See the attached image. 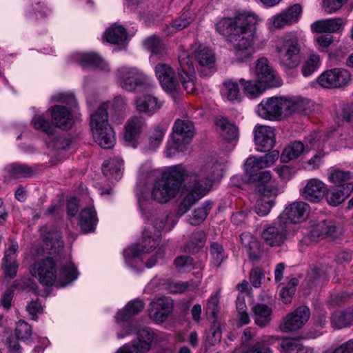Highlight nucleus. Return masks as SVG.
Masks as SVG:
<instances>
[{
	"label": "nucleus",
	"instance_id": "7c9ffc66",
	"mask_svg": "<svg viewBox=\"0 0 353 353\" xmlns=\"http://www.w3.org/2000/svg\"><path fill=\"white\" fill-rule=\"evenodd\" d=\"M312 107V102L307 99L302 97L286 98L285 115L288 116L293 113L306 114L311 111Z\"/></svg>",
	"mask_w": 353,
	"mask_h": 353
},
{
	"label": "nucleus",
	"instance_id": "ddd939ff",
	"mask_svg": "<svg viewBox=\"0 0 353 353\" xmlns=\"http://www.w3.org/2000/svg\"><path fill=\"white\" fill-rule=\"evenodd\" d=\"M351 80V74L343 68H334L323 72L317 78L318 83L324 88L336 89L346 86Z\"/></svg>",
	"mask_w": 353,
	"mask_h": 353
},
{
	"label": "nucleus",
	"instance_id": "4d7b16f0",
	"mask_svg": "<svg viewBox=\"0 0 353 353\" xmlns=\"http://www.w3.org/2000/svg\"><path fill=\"white\" fill-rule=\"evenodd\" d=\"M31 123L35 129L45 132L47 134V137H48L50 135H52L53 132H54V130L50 124V121L43 115H34Z\"/></svg>",
	"mask_w": 353,
	"mask_h": 353
},
{
	"label": "nucleus",
	"instance_id": "8fccbe9b",
	"mask_svg": "<svg viewBox=\"0 0 353 353\" xmlns=\"http://www.w3.org/2000/svg\"><path fill=\"white\" fill-rule=\"evenodd\" d=\"M239 83L242 85L245 94L250 98L259 96L266 88L261 83H259L256 79L255 81H246L244 79H240Z\"/></svg>",
	"mask_w": 353,
	"mask_h": 353
},
{
	"label": "nucleus",
	"instance_id": "13d9d810",
	"mask_svg": "<svg viewBox=\"0 0 353 353\" xmlns=\"http://www.w3.org/2000/svg\"><path fill=\"white\" fill-rule=\"evenodd\" d=\"M46 143L49 148L59 152L61 150H66L69 148L70 142L69 140L54 135V132L52 135L46 138Z\"/></svg>",
	"mask_w": 353,
	"mask_h": 353
},
{
	"label": "nucleus",
	"instance_id": "393cba45",
	"mask_svg": "<svg viewBox=\"0 0 353 353\" xmlns=\"http://www.w3.org/2000/svg\"><path fill=\"white\" fill-rule=\"evenodd\" d=\"M172 138L176 141H183L190 143L194 135V126L192 121L188 120L177 119L172 128Z\"/></svg>",
	"mask_w": 353,
	"mask_h": 353
},
{
	"label": "nucleus",
	"instance_id": "2f4dec72",
	"mask_svg": "<svg viewBox=\"0 0 353 353\" xmlns=\"http://www.w3.org/2000/svg\"><path fill=\"white\" fill-rule=\"evenodd\" d=\"M76 59L83 65L92 67L102 70H108V64L94 52H80L76 54Z\"/></svg>",
	"mask_w": 353,
	"mask_h": 353
},
{
	"label": "nucleus",
	"instance_id": "6ab92c4d",
	"mask_svg": "<svg viewBox=\"0 0 353 353\" xmlns=\"http://www.w3.org/2000/svg\"><path fill=\"white\" fill-rule=\"evenodd\" d=\"M134 105L138 112L151 117L161 108L163 102L152 94H143L134 99Z\"/></svg>",
	"mask_w": 353,
	"mask_h": 353
},
{
	"label": "nucleus",
	"instance_id": "e2e57ef3",
	"mask_svg": "<svg viewBox=\"0 0 353 353\" xmlns=\"http://www.w3.org/2000/svg\"><path fill=\"white\" fill-rule=\"evenodd\" d=\"M145 48L152 54H161L164 50V45L162 41L156 36H152L144 41Z\"/></svg>",
	"mask_w": 353,
	"mask_h": 353
},
{
	"label": "nucleus",
	"instance_id": "58836bf2",
	"mask_svg": "<svg viewBox=\"0 0 353 353\" xmlns=\"http://www.w3.org/2000/svg\"><path fill=\"white\" fill-rule=\"evenodd\" d=\"M128 37L127 31L122 26L114 25L109 28L103 34V39L112 44L123 43Z\"/></svg>",
	"mask_w": 353,
	"mask_h": 353
},
{
	"label": "nucleus",
	"instance_id": "423d86ee",
	"mask_svg": "<svg viewBox=\"0 0 353 353\" xmlns=\"http://www.w3.org/2000/svg\"><path fill=\"white\" fill-rule=\"evenodd\" d=\"M224 165L216 159H212L206 163L197 173L187 171L188 175V183L192 184L205 195L210 190L214 181L223 176Z\"/></svg>",
	"mask_w": 353,
	"mask_h": 353
},
{
	"label": "nucleus",
	"instance_id": "0e129e2a",
	"mask_svg": "<svg viewBox=\"0 0 353 353\" xmlns=\"http://www.w3.org/2000/svg\"><path fill=\"white\" fill-rule=\"evenodd\" d=\"M32 331L30 325L23 320H19L15 327V334L17 339L27 340L32 335Z\"/></svg>",
	"mask_w": 353,
	"mask_h": 353
},
{
	"label": "nucleus",
	"instance_id": "c756f323",
	"mask_svg": "<svg viewBox=\"0 0 353 353\" xmlns=\"http://www.w3.org/2000/svg\"><path fill=\"white\" fill-rule=\"evenodd\" d=\"M79 225L83 232L88 233L94 230L98 219L93 205L84 208L79 214Z\"/></svg>",
	"mask_w": 353,
	"mask_h": 353
},
{
	"label": "nucleus",
	"instance_id": "a211bd4d",
	"mask_svg": "<svg viewBox=\"0 0 353 353\" xmlns=\"http://www.w3.org/2000/svg\"><path fill=\"white\" fill-rule=\"evenodd\" d=\"M145 125V120L141 116L129 119L124 126L123 139L128 144L136 147L137 140Z\"/></svg>",
	"mask_w": 353,
	"mask_h": 353
},
{
	"label": "nucleus",
	"instance_id": "f257e3e1",
	"mask_svg": "<svg viewBox=\"0 0 353 353\" xmlns=\"http://www.w3.org/2000/svg\"><path fill=\"white\" fill-rule=\"evenodd\" d=\"M261 19L254 12L242 10L233 17H225L216 24V31L230 36L234 60L238 63L250 61L256 51L255 41L259 38L256 26Z\"/></svg>",
	"mask_w": 353,
	"mask_h": 353
},
{
	"label": "nucleus",
	"instance_id": "052dcab7",
	"mask_svg": "<svg viewBox=\"0 0 353 353\" xmlns=\"http://www.w3.org/2000/svg\"><path fill=\"white\" fill-rule=\"evenodd\" d=\"M179 63L180 68L178 73L182 72L183 74L194 73L193 63L188 52L182 51L179 54Z\"/></svg>",
	"mask_w": 353,
	"mask_h": 353
},
{
	"label": "nucleus",
	"instance_id": "7ed1b4c3",
	"mask_svg": "<svg viewBox=\"0 0 353 353\" xmlns=\"http://www.w3.org/2000/svg\"><path fill=\"white\" fill-rule=\"evenodd\" d=\"M188 175L185 167L181 165H174L168 169L162 179L155 181L151 196L160 203H165L175 198L183 183L188 184Z\"/></svg>",
	"mask_w": 353,
	"mask_h": 353
},
{
	"label": "nucleus",
	"instance_id": "c9c22d12",
	"mask_svg": "<svg viewBox=\"0 0 353 353\" xmlns=\"http://www.w3.org/2000/svg\"><path fill=\"white\" fill-rule=\"evenodd\" d=\"M194 15L190 10L183 12L181 15L174 19L169 26H166L164 31L167 35H172L188 27L194 20Z\"/></svg>",
	"mask_w": 353,
	"mask_h": 353
},
{
	"label": "nucleus",
	"instance_id": "cd10ccee",
	"mask_svg": "<svg viewBox=\"0 0 353 353\" xmlns=\"http://www.w3.org/2000/svg\"><path fill=\"white\" fill-rule=\"evenodd\" d=\"M44 245L50 255H60L63 250V241L61 232L53 230L49 232L43 239Z\"/></svg>",
	"mask_w": 353,
	"mask_h": 353
},
{
	"label": "nucleus",
	"instance_id": "20e7f679",
	"mask_svg": "<svg viewBox=\"0 0 353 353\" xmlns=\"http://www.w3.org/2000/svg\"><path fill=\"white\" fill-rule=\"evenodd\" d=\"M305 37L301 32L291 31L278 37L274 48L280 66L285 70L297 68L301 63V57Z\"/></svg>",
	"mask_w": 353,
	"mask_h": 353
},
{
	"label": "nucleus",
	"instance_id": "4c0bfd02",
	"mask_svg": "<svg viewBox=\"0 0 353 353\" xmlns=\"http://www.w3.org/2000/svg\"><path fill=\"white\" fill-rule=\"evenodd\" d=\"M194 57L201 68L210 69L213 68L215 58L212 51L203 46H199L194 52Z\"/></svg>",
	"mask_w": 353,
	"mask_h": 353
},
{
	"label": "nucleus",
	"instance_id": "4be33fe9",
	"mask_svg": "<svg viewBox=\"0 0 353 353\" xmlns=\"http://www.w3.org/2000/svg\"><path fill=\"white\" fill-rule=\"evenodd\" d=\"M353 174L347 170L333 167L329 170L328 180L335 187L342 188L346 192L353 191Z\"/></svg>",
	"mask_w": 353,
	"mask_h": 353
},
{
	"label": "nucleus",
	"instance_id": "b1692460",
	"mask_svg": "<svg viewBox=\"0 0 353 353\" xmlns=\"http://www.w3.org/2000/svg\"><path fill=\"white\" fill-rule=\"evenodd\" d=\"M326 185L320 179H310L302 191L303 197L312 203H319L325 196Z\"/></svg>",
	"mask_w": 353,
	"mask_h": 353
},
{
	"label": "nucleus",
	"instance_id": "dca6fc26",
	"mask_svg": "<svg viewBox=\"0 0 353 353\" xmlns=\"http://www.w3.org/2000/svg\"><path fill=\"white\" fill-rule=\"evenodd\" d=\"M155 74L162 88L170 93L176 92L179 84L174 70L166 63H158L154 68Z\"/></svg>",
	"mask_w": 353,
	"mask_h": 353
},
{
	"label": "nucleus",
	"instance_id": "9d476101",
	"mask_svg": "<svg viewBox=\"0 0 353 353\" xmlns=\"http://www.w3.org/2000/svg\"><path fill=\"white\" fill-rule=\"evenodd\" d=\"M160 236L158 233L152 232L150 227L146 228L143 232L142 239L139 244L124 250V258L128 262L139 258L141 253H149L154 250L159 244Z\"/></svg>",
	"mask_w": 353,
	"mask_h": 353
},
{
	"label": "nucleus",
	"instance_id": "5fc2aeb1",
	"mask_svg": "<svg viewBox=\"0 0 353 353\" xmlns=\"http://www.w3.org/2000/svg\"><path fill=\"white\" fill-rule=\"evenodd\" d=\"M210 254L211 256V265L216 268L219 267L227 258V254L223 246L216 242L211 243Z\"/></svg>",
	"mask_w": 353,
	"mask_h": 353
},
{
	"label": "nucleus",
	"instance_id": "c85d7f7f",
	"mask_svg": "<svg viewBox=\"0 0 353 353\" xmlns=\"http://www.w3.org/2000/svg\"><path fill=\"white\" fill-rule=\"evenodd\" d=\"M44 245L50 255H60L63 250V241L61 232L53 230L49 232L43 239Z\"/></svg>",
	"mask_w": 353,
	"mask_h": 353
},
{
	"label": "nucleus",
	"instance_id": "72a5a7b5",
	"mask_svg": "<svg viewBox=\"0 0 353 353\" xmlns=\"http://www.w3.org/2000/svg\"><path fill=\"white\" fill-rule=\"evenodd\" d=\"M144 307V303L141 300L135 299L130 301L125 307L119 311L115 319L117 321H128L134 316L139 314Z\"/></svg>",
	"mask_w": 353,
	"mask_h": 353
},
{
	"label": "nucleus",
	"instance_id": "bf43d9fd",
	"mask_svg": "<svg viewBox=\"0 0 353 353\" xmlns=\"http://www.w3.org/2000/svg\"><path fill=\"white\" fill-rule=\"evenodd\" d=\"M270 196H263V198L258 199L254 207V211L260 216H265L270 212L272 207L275 204L274 198L272 199H268Z\"/></svg>",
	"mask_w": 353,
	"mask_h": 353
},
{
	"label": "nucleus",
	"instance_id": "6e6d98bb",
	"mask_svg": "<svg viewBox=\"0 0 353 353\" xmlns=\"http://www.w3.org/2000/svg\"><path fill=\"white\" fill-rule=\"evenodd\" d=\"M204 245V234L202 231H196L192 234L191 239L186 243L185 251L189 253L198 252Z\"/></svg>",
	"mask_w": 353,
	"mask_h": 353
},
{
	"label": "nucleus",
	"instance_id": "603ef678",
	"mask_svg": "<svg viewBox=\"0 0 353 353\" xmlns=\"http://www.w3.org/2000/svg\"><path fill=\"white\" fill-rule=\"evenodd\" d=\"M274 339V336H265L257 340L253 345L243 352L245 353H272L270 345Z\"/></svg>",
	"mask_w": 353,
	"mask_h": 353
},
{
	"label": "nucleus",
	"instance_id": "774afa93",
	"mask_svg": "<svg viewBox=\"0 0 353 353\" xmlns=\"http://www.w3.org/2000/svg\"><path fill=\"white\" fill-rule=\"evenodd\" d=\"M187 145L188 143H184L183 141H176L175 139L172 138V141L166 145L165 154L167 157H172L176 152H183Z\"/></svg>",
	"mask_w": 353,
	"mask_h": 353
},
{
	"label": "nucleus",
	"instance_id": "49530a36",
	"mask_svg": "<svg viewBox=\"0 0 353 353\" xmlns=\"http://www.w3.org/2000/svg\"><path fill=\"white\" fill-rule=\"evenodd\" d=\"M216 125L221 130V136L228 141H236L239 138V130L233 124L229 123L226 119L221 118L216 120Z\"/></svg>",
	"mask_w": 353,
	"mask_h": 353
},
{
	"label": "nucleus",
	"instance_id": "e433bc0d",
	"mask_svg": "<svg viewBox=\"0 0 353 353\" xmlns=\"http://www.w3.org/2000/svg\"><path fill=\"white\" fill-rule=\"evenodd\" d=\"M255 323L261 327L267 326L271 321L272 308L267 305L257 303L252 307Z\"/></svg>",
	"mask_w": 353,
	"mask_h": 353
},
{
	"label": "nucleus",
	"instance_id": "a19ab883",
	"mask_svg": "<svg viewBox=\"0 0 353 353\" xmlns=\"http://www.w3.org/2000/svg\"><path fill=\"white\" fill-rule=\"evenodd\" d=\"M321 64L320 56L315 52H310L301 64V72L303 77H308L319 68Z\"/></svg>",
	"mask_w": 353,
	"mask_h": 353
},
{
	"label": "nucleus",
	"instance_id": "2eb2a0df",
	"mask_svg": "<svg viewBox=\"0 0 353 353\" xmlns=\"http://www.w3.org/2000/svg\"><path fill=\"white\" fill-rule=\"evenodd\" d=\"M310 206L303 201H296L291 203L279 214L280 219L288 223L292 229V223H297L305 221L309 216Z\"/></svg>",
	"mask_w": 353,
	"mask_h": 353
},
{
	"label": "nucleus",
	"instance_id": "9b49d317",
	"mask_svg": "<svg viewBox=\"0 0 353 353\" xmlns=\"http://www.w3.org/2000/svg\"><path fill=\"white\" fill-rule=\"evenodd\" d=\"M286 98L273 97L263 99L259 105V117L270 121L281 120L286 117Z\"/></svg>",
	"mask_w": 353,
	"mask_h": 353
},
{
	"label": "nucleus",
	"instance_id": "79ce46f5",
	"mask_svg": "<svg viewBox=\"0 0 353 353\" xmlns=\"http://www.w3.org/2000/svg\"><path fill=\"white\" fill-rule=\"evenodd\" d=\"M336 225L332 221L323 220L313 226L310 232V236L314 239L320 236H330L336 232Z\"/></svg>",
	"mask_w": 353,
	"mask_h": 353
},
{
	"label": "nucleus",
	"instance_id": "f03ea898",
	"mask_svg": "<svg viewBox=\"0 0 353 353\" xmlns=\"http://www.w3.org/2000/svg\"><path fill=\"white\" fill-rule=\"evenodd\" d=\"M30 272L43 285H52L57 282L59 287H65L77 278V270L74 264L65 259L59 274H57L56 263L52 257H46L34 262Z\"/></svg>",
	"mask_w": 353,
	"mask_h": 353
},
{
	"label": "nucleus",
	"instance_id": "f3484780",
	"mask_svg": "<svg viewBox=\"0 0 353 353\" xmlns=\"http://www.w3.org/2000/svg\"><path fill=\"white\" fill-rule=\"evenodd\" d=\"M254 134L258 151L265 152L273 148L275 144V134L273 128L266 125L256 126Z\"/></svg>",
	"mask_w": 353,
	"mask_h": 353
},
{
	"label": "nucleus",
	"instance_id": "3c124183",
	"mask_svg": "<svg viewBox=\"0 0 353 353\" xmlns=\"http://www.w3.org/2000/svg\"><path fill=\"white\" fill-rule=\"evenodd\" d=\"M212 202L210 201H205L201 207L194 210L192 216L189 219V223L192 225H198L201 224L207 217L209 212L212 208Z\"/></svg>",
	"mask_w": 353,
	"mask_h": 353
},
{
	"label": "nucleus",
	"instance_id": "a878e982",
	"mask_svg": "<svg viewBox=\"0 0 353 353\" xmlns=\"http://www.w3.org/2000/svg\"><path fill=\"white\" fill-rule=\"evenodd\" d=\"M301 12V6L295 4L289 8L284 12L273 16L270 20L275 28H281L283 26L296 22Z\"/></svg>",
	"mask_w": 353,
	"mask_h": 353
},
{
	"label": "nucleus",
	"instance_id": "412c9836",
	"mask_svg": "<svg viewBox=\"0 0 353 353\" xmlns=\"http://www.w3.org/2000/svg\"><path fill=\"white\" fill-rule=\"evenodd\" d=\"M51 119L55 127L67 130L73 124V115L69 108L61 105H55L50 109Z\"/></svg>",
	"mask_w": 353,
	"mask_h": 353
},
{
	"label": "nucleus",
	"instance_id": "a18cd8bd",
	"mask_svg": "<svg viewBox=\"0 0 353 353\" xmlns=\"http://www.w3.org/2000/svg\"><path fill=\"white\" fill-rule=\"evenodd\" d=\"M351 192L339 188L327 189L325 192V197L327 203L331 206H338L343 203Z\"/></svg>",
	"mask_w": 353,
	"mask_h": 353
},
{
	"label": "nucleus",
	"instance_id": "f704fd0d",
	"mask_svg": "<svg viewBox=\"0 0 353 353\" xmlns=\"http://www.w3.org/2000/svg\"><path fill=\"white\" fill-rule=\"evenodd\" d=\"M184 185H188L189 188H192V191L186 195L179 206L176 212L179 216H181L188 212L196 202L205 196L203 192H201L199 190H196V188L192 184L188 183L184 184Z\"/></svg>",
	"mask_w": 353,
	"mask_h": 353
},
{
	"label": "nucleus",
	"instance_id": "864d4df0",
	"mask_svg": "<svg viewBox=\"0 0 353 353\" xmlns=\"http://www.w3.org/2000/svg\"><path fill=\"white\" fill-rule=\"evenodd\" d=\"M331 322L332 326L337 329H341L350 326L353 323V312H336L332 315Z\"/></svg>",
	"mask_w": 353,
	"mask_h": 353
},
{
	"label": "nucleus",
	"instance_id": "1a4fd4ad",
	"mask_svg": "<svg viewBox=\"0 0 353 353\" xmlns=\"http://www.w3.org/2000/svg\"><path fill=\"white\" fill-rule=\"evenodd\" d=\"M294 235V231L290 228V225L278 216L275 221L264 227L261 239L267 245L279 247Z\"/></svg>",
	"mask_w": 353,
	"mask_h": 353
},
{
	"label": "nucleus",
	"instance_id": "ea45409f",
	"mask_svg": "<svg viewBox=\"0 0 353 353\" xmlns=\"http://www.w3.org/2000/svg\"><path fill=\"white\" fill-rule=\"evenodd\" d=\"M281 353H313V349L305 347L297 339L285 338L280 343Z\"/></svg>",
	"mask_w": 353,
	"mask_h": 353
},
{
	"label": "nucleus",
	"instance_id": "c03bdc74",
	"mask_svg": "<svg viewBox=\"0 0 353 353\" xmlns=\"http://www.w3.org/2000/svg\"><path fill=\"white\" fill-rule=\"evenodd\" d=\"M305 151L303 143L299 141H295L288 144L283 150L281 155V161L287 163L291 160L297 159Z\"/></svg>",
	"mask_w": 353,
	"mask_h": 353
},
{
	"label": "nucleus",
	"instance_id": "09e8293b",
	"mask_svg": "<svg viewBox=\"0 0 353 353\" xmlns=\"http://www.w3.org/2000/svg\"><path fill=\"white\" fill-rule=\"evenodd\" d=\"M168 219L169 215L166 213L152 215L148 220L147 228L150 227V230L151 228H154L155 230L154 233H158L159 235H160L161 231L164 228L169 232L173 228L174 224L167 225L166 223Z\"/></svg>",
	"mask_w": 353,
	"mask_h": 353
},
{
	"label": "nucleus",
	"instance_id": "37998d69",
	"mask_svg": "<svg viewBox=\"0 0 353 353\" xmlns=\"http://www.w3.org/2000/svg\"><path fill=\"white\" fill-rule=\"evenodd\" d=\"M166 130L165 127L157 125L149 132L148 143L145 147L146 152L154 151L159 147Z\"/></svg>",
	"mask_w": 353,
	"mask_h": 353
},
{
	"label": "nucleus",
	"instance_id": "aec40b11",
	"mask_svg": "<svg viewBox=\"0 0 353 353\" xmlns=\"http://www.w3.org/2000/svg\"><path fill=\"white\" fill-rule=\"evenodd\" d=\"M254 191L263 196L276 197L279 194L277 184L272 180L270 171H263L259 174Z\"/></svg>",
	"mask_w": 353,
	"mask_h": 353
},
{
	"label": "nucleus",
	"instance_id": "39448f33",
	"mask_svg": "<svg viewBox=\"0 0 353 353\" xmlns=\"http://www.w3.org/2000/svg\"><path fill=\"white\" fill-rule=\"evenodd\" d=\"M108 114L105 105L100 106L90 117V126L94 141L105 149L115 143V134L108 123Z\"/></svg>",
	"mask_w": 353,
	"mask_h": 353
},
{
	"label": "nucleus",
	"instance_id": "69168bd1",
	"mask_svg": "<svg viewBox=\"0 0 353 353\" xmlns=\"http://www.w3.org/2000/svg\"><path fill=\"white\" fill-rule=\"evenodd\" d=\"M263 161L261 160V157H250L246 160L245 163V172L250 176H253L254 172L265 168L263 166Z\"/></svg>",
	"mask_w": 353,
	"mask_h": 353
},
{
	"label": "nucleus",
	"instance_id": "680f3d73",
	"mask_svg": "<svg viewBox=\"0 0 353 353\" xmlns=\"http://www.w3.org/2000/svg\"><path fill=\"white\" fill-rule=\"evenodd\" d=\"M223 85L225 88V94L229 101H234L240 99L241 94L236 82L230 79L225 81Z\"/></svg>",
	"mask_w": 353,
	"mask_h": 353
},
{
	"label": "nucleus",
	"instance_id": "6e6552de",
	"mask_svg": "<svg viewBox=\"0 0 353 353\" xmlns=\"http://www.w3.org/2000/svg\"><path fill=\"white\" fill-rule=\"evenodd\" d=\"M131 333H135L137 335L138 341L123 345L116 353H146L148 352L154 339V333L150 328L128 327L126 330L118 333L117 336L119 339H122Z\"/></svg>",
	"mask_w": 353,
	"mask_h": 353
},
{
	"label": "nucleus",
	"instance_id": "de8ad7c7",
	"mask_svg": "<svg viewBox=\"0 0 353 353\" xmlns=\"http://www.w3.org/2000/svg\"><path fill=\"white\" fill-rule=\"evenodd\" d=\"M8 176L13 179L30 177L34 174L33 170L24 164L12 163L5 168Z\"/></svg>",
	"mask_w": 353,
	"mask_h": 353
},
{
	"label": "nucleus",
	"instance_id": "0eeeda50",
	"mask_svg": "<svg viewBox=\"0 0 353 353\" xmlns=\"http://www.w3.org/2000/svg\"><path fill=\"white\" fill-rule=\"evenodd\" d=\"M116 77L119 85L129 92L146 90L152 86L150 79L135 67L121 66Z\"/></svg>",
	"mask_w": 353,
	"mask_h": 353
},
{
	"label": "nucleus",
	"instance_id": "338daca9",
	"mask_svg": "<svg viewBox=\"0 0 353 353\" xmlns=\"http://www.w3.org/2000/svg\"><path fill=\"white\" fill-rule=\"evenodd\" d=\"M174 265L179 272H188L193 268V259L188 256H180L175 259Z\"/></svg>",
	"mask_w": 353,
	"mask_h": 353
},
{
	"label": "nucleus",
	"instance_id": "bb28decb",
	"mask_svg": "<svg viewBox=\"0 0 353 353\" xmlns=\"http://www.w3.org/2000/svg\"><path fill=\"white\" fill-rule=\"evenodd\" d=\"M306 141L310 143V149L318 150L305 163V168L309 170H315L320 168L325 163V152L320 148V141L313 136L307 138Z\"/></svg>",
	"mask_w": 353,
	"mask_h": 353
},
{
	"label": "nucleus",
	"instance_id": "473e14b6",
	"mask_svg": "<svg viewBox=\"0 0 353 353\" xmlns=\"http://www.w3.org/2000/svg\"><path fill=\"white\" fill-rule=\"evenodd\" d=\"M123 165V160L119 157L105 161L102 167L103 173L108 179L118 181L122 176Z\"/></svg>",
	"mask_w": 353,
	"mask_h": 353
},
{
	"label": "nucleus",
	"instance_id": "4468645a",
	"mask_svg": "<svg viewBox=\"0 0 353 353\" xmlns=\"http://www.w3.org/2000/svg\"><path fill=\"white\" fill-rule=\"evenodd\" d=\"M310 315V309L306 306H301L283 319L279 325V328L283 332L300 329L308 321Z\"/></svg>",
	"mask_w": 353,
	"mask_h": 353
},
{
	"label": "nucleus",
	"instance_id": "f8f14e48",
	"mask_svg": "<svg viewBox=\"0 0 353 353\" xmlns=\"http://www.w3.org/2000/svg\"><path fill=\"white\" fill-rule=\"evenodd\" d=\"M254 74L256 81L266 88L281 85V80L277 72L265 57H261L256 61Z\"/></svg>",
	"mask_w": 353,
	"mask_h": 353
},
{
	"label": "nucleus",
	"instance_id": "5701e85b",
	"mask_svg": "<svg viewBox=\"0 0 353 353\" xmlns=\"http://www.w3.org/2000/svg\"><path fill=\"white\" fill-rule=\"evenodd\" d=\"M172 310L171 299L163 297L154 300L150 303L149 315L157 323L163 322Z\"/></svg>",
	"mask_w": 353,
	"mask_h": 353
}]
</instances>
